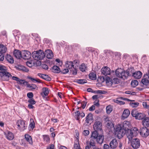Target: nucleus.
Listing matches in <instances>:
<instances>
[{"instance_id": "f257e3e1", "label": "nucleus", "mask_w": 149, "mask_h": 149, "mask_svg": "<svg viewBox=\"0 0 149 149\" xmlns=\"http://www.w3.org/2000/svg\"><path fill=\"white\" fill-rule=\"evenodd\" d=\"M114 132L117 135L118 137L120 139L122 138L126 133L123 128L120 124H118L114 127Z\"/></svg>"}, {"instance_id": "f03ea898", "label": "nucleus", "mask_w": 149, "mask_h": 149, "mask_svg": "<svg viewBox=\"0 0 149 149\" xmlns=\"http://www.w3.org/2000/svg\"><path fill=\"white\" fill-rule=\"evenodd\" d=\"M139 133L138 129L136 127L132 128L126 133V135L129 140L131 141L133 137L136 136Z\"/></svg>"}, {"instance_id": "7ed1b4c3", "label": "nucleus", "mask_w": 149, "mask_h": 149, "mask_svg": "<svg viewBox=\"0 0 149 149\" xmlns=\"http://www.w3.org/2000/svg\"><path fill=\"white\" fill-rule=\"evenodd\" d=\"M32 57L35 60H42L45 57L44 52L41 50L38 51H34L32 53Z\"/></svg>"}, {"instance_id": "20e7f679", "label": "nucleus", "mask_w": 149, "mask_h": 149, "mask_svg": "<svg viewBox=\"0 0 149 149\" xmlns=\"http://www.w3.org/2000/svg\"><path fill=\"white\" fill-rule=\"evenodd\" d=\"M12 75L7 70L5 72H2L0 73V79L3 81H8L11 78Z\"/></svg>"}, {"instance_id": "39448f33", "label": "nucleus", "mask_w": 149, "mask_h": 149, "mask_svg": "<svg viewBox=\"0 0 149 149\" xmlns=\"http://www.w3.org/2000/svg\"><path fill=\"white\" fill-rule=\"evenodd\" d=\"M132 116L135 117L136 119L142 120L145 117L144 114L141 113H139L136 110H133L131 112Z\"/></svg>"}, {"instance_id": "423d86ee", "label": "nucleus", "mask_w": 149, "mask_h": 149, "mask_svg": "<svg viewBox=\"0 0 149 149\" xmlns=\"http://www.w3.org/2000/svg\"><path fill=\"white\" fill-rule=\"evenodd\" d=\"M17 125L18 126L17 128L21 131H23L26 129L27 125L25 123V121L21 120H17Z\"/></svg>"}, {"instance_id": "0eeeda50", "label": "nucleus", "mask_w": 149, "mask_h": 149, "mask_svg": "<svg viewBox=\"0 0 149 149\" xmlns=\"http://www.w3.org/2000/svg\"><path fill=\"white\" fill-rule=\"evenodd\" d=\"M131 145L133 149H136L138 148L140 146L139 140L137 138L134 139L131 141ZM130 149V148L129 149ZM130 149H132L130 148Z\"/></svg>"}, {"instance_id": "6e6552de", "label": "nucleus", "mask_w": 149, "mask_h": 149, "mask_svg": "<svg viewBox=\"0 0 149 149\" xmlns=\"http://www.w3.org/2000/svg\"><path fill=\"white\" fill-rule=\"evenodd\" d=\"M22 58L25 60L29 59L31 57V53L27 50H22Z\"/></svg>"}, {"instance_id": "1a4fd4ad", "label": "nucleus", "mask_w": 149, "mask_h": 149, "mask_svg": "<svg viewBox=\"0 0 149 149\" xmlns=\"http://www.w3.org/2000/svg\"><path fill=\"white\" fill-rule=\"evenodd\" d=\"M140 133L142 136L146 137L149 135V130L146 127H142L141 129Z\"/></svg>"}, {"instance_id": "9d476101", "label": "nucleus", "mask_w": 149, "mask_h": 149, "mask_svg": "<svg viewBox=\"0 0 149 149\" xmlns=\"http://www.w3.org/2000/svg\"><path fill=\"white\" fill-rule=\"evenodd\" d=\"M7 50L6 47L3 45H0V61H3L4 59L3 53H5Z\"/></svg>"}, {"instance_id": "9b49d317", "label": "nucleus", "mask_w": 149, "mask_h": 149, "mask_svg": "<svg viewBox=\"0 0 149 149\" xmlns=\"http://www.w3.org/2000/svg\"><path fill=\"white\" fill-rule=\"evenodd\" d=\"M121 125L124 130L125 131L126 133H127L131 127L130 123L128 121H125L123 123V124Z\"/></svg>"}, {"instance_id": "f8f14e48", "label": "nucleus", "mask_w": 149, "mask_h": 149, "mask_svg": "<svg viewBox=\"0 0 149 149\" xmlns=\"http://www.w3.org/2000/svg\"><path fill=\"white\" fill-rule=\"evenodd\" d=\"M111 71L110 69L107 66H105L101 69L102 73L105 76L110 74Z\"/></svg>"}, {"instance_id": "ddd939ff", "label": "nucleus", "mask_w": 149, "mask_h": 149, "mask_svg": "<svg viewBox=\"0 0 149 149\" xmlns=\"http://www.w3.org/2000/svg\"><path fill=\"white\" fill-rule=\"evenodd\" d=\"M102 124L99 121H96L93 125V128L95 130H100L101 129Z\"/></svg>"}, {"instance_id": "4468645a", "label": "nucleus", "mask_w": 149, "mask_h": 149, "mask_svg": "<svg viewBox=\"0 0 149 149\" xmlns=\"http://www.w3.org/2000/svg\"><path fill=\"white\" fill-rule=\"evenodd\" d=\"M44 54L45 56H46L48 59L52 58L54 56L52 51L50 49L46 50Z\"/></svg>"}, {"instance_id": "2eb2a0df", "label": "nucleus", "mask_w": 149, "mask_h": 149, "mask_svg": "<svg viewBox=\"0 0 149 149\" xmlns=\"http://www.w3.org/2000/svg\"><path fill=\"white\" fill-rule=\"evenodd\" d=\"M118 142L116 139H113L110 143V146L111 148H116L118 146Z\"/></svg>"}, {"instance_id": "dca6fc26", "label": "nucleus", "mask_w": 149, "mask_h": 149, "mask_svg": "<svg viewBox=\"0 0 149 149\" xmlns=\"http://www.w3.org/2000/svg\"><path fill=\"white\" fill-rule=\"evenodd\" d=\"M5 134L7 139L9 140H12L14 138V135L11 132L7 131L4 133Z\"/></svg>"}, {"instance_id": "f3484780", "label": "nucleus", "mask_w": 149, "mask_h": 149, "mask_svg": "<svg viewBox=\"0 0 149 149\" xmlns=\"http://www.w3.org/2000/svg\"><path fill=\"white\" fill-rule=\"evenodd\" d=\"M22 51L21 52L20 51L15 49L13 52V55L14 56L17 58L19 59L22 58Z\"/></svg>"}, {"instance_id": "a211bd4d", "label": "nucleus", "mask_w": 149, "mask_h": 149, "mask_svg": "<svg viewBox=\"0 0 149 149\" xmlns=\"http://www.w3.org/2000/svg\"><path fill=\"white\" fill-rule=\"evenodd\" d=\"M93 115L92 114L90 113L86 117L85 121L88 124L90 123L91 124V123L93 122Z\"/></svg>"}, {"instance_id": "6ab92c4d", "label": "nucleus", "mask_w": 149, "mask_h": 149, "mask_svg": "<svg viewBox=\"0 0 149 149\" xmlns=\"http://www.w3.org/2000/svg\"><path fill=\"white\" fill-rule=\"evenodd\" d=\"M65 67L69 69L70 71L72 70L71 69L73 68L74 66L73 62L71 61H67L65 62Z\"/></svg>"}, {"instance_id": "aec40b11", "label": "nucleus", "mask_w": 149, "mask_h": 149, "mask_svg": "<svg viewBox=\"0 0 149 149\" xmlns=\"http://www.w3.org/2000/svg\"><path fill=\"white\" fill-rule=\"evenodd\" d=\"M130 112L128 109H125L123 111L122 115V118L123 119H125L127 118L129 115Z\"/></svg>"}, {"instance_id": "412c9836", "label": "nucleus", "mask_w": 149, "mask_h": 149, "mask_svg": "<svg viewBox=\"0 0 149 149\" xmlns=\"http://www.w3.org/2000/svg\"><path fill=\"white\" fill-rule=\"evenodd\" d=\"M123 71V70L121 68H118L115 71V74L118 77L120 78L121 77L122 72Z\"/></svg>"}, {"instance_id": "4be33fe9", "label": "nucleus", "mask_w": 149, "mask_h": 149, "mask_svg": "<svg viewBox=\"0 0 149 149\" xmlns=\"http://www.w3.org/2000/svg\"><path fill=\"white\" fill-rule=\"evenodd\" d=\"M142 75V73L141 72L138 71L134 72L133 74V76L136 79H139L140 78Z\"/></svg>"}, {"instance_id": "5701e85b", "label": "nucleus", "mask_w": 149, "mask_h": 149, "mask_svg": "<svg viewBox=\"0 0 149 149\" xmlns=\"http://www.w3.org/2000/svg\"><path fill=\"white\" fill-rule=\"evenodd\" d=\"M104 139V136L100 135L95 139H96V140L98 143L101 144L103 142Z\"/></svg>"}, {"instance_id": "b1692460", "label": "nucleus", "mask_w": 149, "mask_h": 149, "mask_svg": "<svg viewBox=\"0 0 149 149\" xmlns=\"http://www.w3.org/2000/svg\"><path fill=\"white\" fill-rule=\"evenodd\" d=\"M127 72L128 76H133V74L134 73V70L133 68H131L128 69L126 70Z\"/></svg>"}, {"instance_id": "393cba45", "label": "nucleus", "mask_w": 149, "mask_h": 149, "mask_svg": "<svg viewBox=\"0 0 149 149\" xmlns=\"http://www.w3.org/2000/svg\"><path fill=\"white\" fill-rule=\"evenodd\" d=\"M25 138L26 141L30 144H33L32 138L31 136L28 134H26L25 135Z\"/></svg>"}, {"instance_id": "a878e982", "label": "nucleus", "mask_w": 149, "mask_h": 149, "mask_svg": "<svg viewBox=\"0 0 149 149\" xmlns=\"http://www.w3.org/2000/svg\"><path fill=\"white\" fill-rule=\"evenodd\" d=\"M43 93H41V95L43 97H44L45 96L48 95L49 93V90L48 88H44L42 89Z\"/></svg>"}, {"instance_id": "bb28decb", "label": "nucleus", "mask_w": 149, "mask_h": 149, "mask_svg": "<svg viewBox=\"0 0 149 149\" xmlns=\"http://www.w3.org/2000/svg\"><path fill=\"white\" fill-rule=\"evenodd\" d=\"M26 86L31 90H33L38 88L37 86L34 84H29L28 83Z\"/></svg>"}, {"instance_id": "cd10ccee", "label": "nucleus", "mask_w": 149, "mask_h": 149, "mask_svg": "<svg viewBox=\"0 0 149 149\" xmlns=\"http://www.w3.org/2000/svg\"><path fill=\"white\" fill-rule=\"evenodd\" d=\"M143 125L147 127H149V118L145 117L142 121Z\"/></svg>"}, {"instance_id": "c85d7f7f", "label": "nucleus", "mask_w": 149, "mask_h": 149, "mask_svg": "<svg viewBox=\"0 0 149 149\" xmlns=\"http://www.w3.org/2000/svg\"><path fill=\"white\" fill-rule=\"evenodd\" d=\"M6 58L9 63H14L13 59L10 55L7 54L6 56Z\"/></svg>"}, {"instance_id": "c756f323", "label": "nucleus", "mask_w": 149, "mask_h": 149, "mask_svg": "<svg viewBox=\"0 0 149 149\" xmlns=\"http://www.w3.org/2000/svg\"><path fill=\"white\" fill-rule=\"evenodd\" d=\"M52 72L54 73H58L60 72V69L57 66L54 65L52 68Z\"/></svg>"}, {"instance_id": "7c9ffc66", "label": "nucleus", "mask_w": 149, "mask_h": 149, "mask_svg": "<svg viewBox=\"0 0 149 149\" xmlns=\"http://www.w3.org/2000/svg\"><path fill=\"white\" fill-rule=\"evenodd\" d=\"M98 136V132L96 130H95L92 132L91 138V139H95Z\"/></svg>"}, {"instance_id": "2f4dec72", "label": "nucleus", "mask_w": 149, "mask_h": 149, "mask_svg": "<svg viewBox=\"0 0 149 149\" xmlns=\"http://www.w3.org/2000/svg\"><path fill=\"white\" fill-rule=\"evenodd\" d=\"M89 77L90 79L93 80H95L96 79V75L94 72H92L89 74Z\"/></svg>"}, {"instance_id": "473e14b6", "label": "nucleus", "mask_w": 149, "mask_h": 149, "mask_svg": "<svg viewBox=\"0 0 149 149\" xmlns=\"http://www.w3.org/2000/svg\"><path fill=\"white\" fill-rule=\"evenodd\" d=\"M121 77H120V78L125 79H126L128 77V74L127 72V71L123 70V72H122Z\"/></svg>"}, {"instance_id": "72a5a7b5", "label": "nucleus", "mask_w": 149, "mask_h": 149, "mask_svg": "<svg viewBox=\"0 0 149 149\" xmlns=\"http://www.w3.org/2000/svg\"><path fill=\"white\" fill-rule=\"evenodd\" d=\"M105 123L107 126H111L112 125V123L111 121L110 120L109 118H105Z\"/></svg>"}, {"instance_id": "f704fd0d", "label": "nucleus", "mask_w": 149, "mask_h": 149, "mask_svg": "<svg viewBox=\"0 0 149 149\" xmlns=\"http://www.w3.org/2000/svg\"><path fill=\"white\" fill-rule=\"evenodd\" d=\"M17 83L18 84L23 85L24 86L27 85L28 82L24 80L21 79H19Z\"/></svg>"}, {"instance_id": "c9c22d12", "label": "nucleus", "mask_w": 149, "mask_h": 149, "mask_svg": "<svg viewBox=\"0 0 149 149\" xmlns=\"http://www.w3.org/2000/svg\"><path fill=\"white\" fill-rule=\"evenodd\" d=\"M107 113L108 114H109L113 110L112 107L109 105L106 108Z\"/></svg>"}, {"instance_id": "e433bc0d", "label": "nucleus", "mask_w": 149, "mask_h": 149, "mask_svg": "<svg viewBox=\"0 0 149 149\" xmlns=\"http://www.w3.org/2000/svg\"><path fill=\"white\" fill-rule=\"evenodd\" d=\"M141 82L143 85H148L149 84V80H148L146 79L143 78V77L141 80Z\"/></svg>"}, {"instance_id": "4c0bfd02", "label": "nucleus", "mask_w": 149, "mask_h": 149, "mask_svg": "<svg viewBox=\"0 0 149 149\" xmlns=\"http://www.w3.org/2000/svg\"><path fill=\"white\" fill-rule=\"evenodd\" d=\"M80 70L82 72L85 71L86 67L84 63H82L79 67Z\"/></svg>"}, {"instance_id": "58836bf2", "label": "nucleus", "mask_w": 149, "mask_h": 149, "mask_svg": "<svg viewBox=\"0 0 149 149\" xmlns=\"http://www.w3.org/2000/svg\"><path fill=\"white\" fill-rule=\"evenodd\" d=\"M7 70V68L6 67L0 65V73H1L2 72H5Z\"/></svg>"}, {"instance_id": "ea45409f", "label": "nucleus", "mask_w": 149, "mask_h": 149, "mask_svg": "<svg viewBox=\"0 0 149 149\" xmlns=\"http://www.w3.org/2000/svg\"><path fill=\"white\" fill-rule=\"evenodd\" d=\"M80 112L78 111H77L75 113V118L77 120H79V116H80Z\"/></svg>"}, {"instance_id": "a19ab883", "label": "nucleus", "mask_w": 149, "mask_h": 149, "mask_svg": "<svg viewBox=\"0 0 149 149\" xmlns=\"http://www.w3.org/2000/svg\"><path fill=\"white\" fill-rule=\"evenodd\" d=\"M138 84V82L137 80H134L132 81L131 82V85L132 87H134Z\"/></svg>"}, {"instance_id": "79ce46f5", "label": "nucleus", "mask_w": 149, "mask_h": 149, "mask_svg": "<svg viewBox=\"0 0 149 149\" xmlns=\"http://www.w3.org/2000/svg\"><path fill=\"white\" fill-rule=\"evenodd\" d=\"M112 80L109 77H108L106 79V83L107 84H109V85H112Z\"/></svg>"}, {"instance_id": "37998d69", "label": "nucleus", "mask_w": 149, "mask_h": 149, "mask_svg": "<svg viewBox=\"0 0 149 149\" xmlns=\"http://www.w3.org/2000/svg\"><path fill=\"white\" fill-rule=\"evenodd\" d=\"M139 103L137 102H131L130 103V105L133 107H136L139 105Z\"/></svg>"}, {"instance_id": "c03bdc74", "label": "nucleus", "mask_w": 149, "mask_h": 149, "mask_svg": "<svg viewBox=\"0 0 149 149\" xmlns=\"http://www.w3.org/2000/svg\"><path fill=\"white\" fill-rule=\"evenodd\" d=\"M29 79H31L32 81L34 82H37L38 83H41V81L40 80L37 79H34L31 77H29Z\"/></svg>"}, {"instance_id": "a18cd8bd", "label": "nucleus", "mask_w": 149, "mask_h": 149, "mask_svg": "<svg viewBox=\"0 0 149 149\" xmlns=\"http://www.w3.org/2000/svg\"><path fill=\"white\" fill-rule=\"evenodd\" d=\"M77 82L79 84H84L86 83L87 81L86 79H78V80H77Z\"/></svg>"}, {"instance_id": "49530a36", "label": "nucleus", "mask_w": 149, "mask_h": 149, "mask_svg": "<svg viewBox=\"0 0 149 149\" xmlns=\"http://www.w3.org/2000/svg\"><path fill=\"white\" fill-rule=\"evenodd\" d=\"M89 144L91 146H92L93 147L95 146V141L93 140V139L91 138Z\"/></svg>"}, {"instance_id": "de8ad7c7", "label": "nucleus", "mask_w": 149, "mask_h": 149, "mask_svg": "<svg viewBox=\"0 0 149 149\" xmlns=\"http://www.w3.org/2000/svg\"><path fill=\"white\" fill-rule=\"evenodd\" d=\"M43 79L48 81H50L51 80V78L49 77L48 75L45 74L44 76H43Z\"/></svg>"}, {"instance_id": "09e8293b", "label": "nucleus", "mask_w": 149, "mask_h": 149, "mask_svg": "<svg viewBox=\"0 0 149 149\" xmlns=\"http://www.w3.org/2000/svg\"><path fill=\"white\" fill-rule=\"evenodd\" d=\"M43 137L44 141L47 142H48L49 141L50 139L49 136L47 135H43Z\"/></svg>"}, {"instance_id": "8fccbe9b", "label": "nucleus", "mask_w": 149, "mask_h": 149, "mask_svg": "<svg viewBox=\"0 0 149 149\" xmlns=\"http://www.w3.org/2000/svg\"><path fill=\"white\" fill-rule=\"evenodd\" d=\"M143 107L146 109H149V104H148L146 102H144L143 103Z\"/></svg>"}, {"instance_id": "3c124183", "label": "nucleus", "mask_w": 149, "mask_h": 149, "mask_svg": "<svg viewBox=\"0 0 149 149\" xmlns=\"http://www.w3.org/2000/svg\"><path fill=\"white\" fill-rule=\"evenodd\" d=\"M32 120V122H31L29 125V127H30L31 129L32 130H33L35 127V123L33 120Z\"/></svg>"}, {"instance_id": "603ef678", "label": "nucleus", "mask_w": 149, "mask_h": 149, "mask_svg": "<svg viewBox=\"0 0 149 149\" xmlns=\"http://www.w3.org/2000/svg\"><path fill=\"white\" fill-rule=\"evenodd\" d=\"M28 102L31 104H34L36 103V101L32 98L29 100L28 101Z\"/></svg>"}, {"instance_id": "864d4df0", "label": "nucleus", "mask_w": 149, "mask_h": 149, "mask_svg": "<svg viewBox=\"0 0 149 149\" xmlns=\"http://www.w3.org/2000/svg\"><path fill=\"white\" fill-rule=\"evenodd\" d=\"M112 84L113 83L118 84L119 82L118 79L117 78H114L112 81Z\"/></svg>"}, {"instance_id": "5fc2aeb1", "label": "nucleus", "mask_w": 149, "mask_h": 149, "mask_svg": "<svg viewBox=\"0 0 149 149\" xmlns=\"http://www.w3.org/2000/svg\"><path fill=\"white\" fill-rule=\"evenodd\" d=\"M72 70L70 71L72 73V74L73 75H76L77 74V70L76 69L74 68V67L71 69Z\"/></svg>"}, {"instance_id": "6e6d98bb", "label": "nucleus", "mask_w": 149, "mask_h": 149, "mask_svg": "<svg viewBox=\"0 0 149 149\" xmlns=\"http://www.w3.org/2000/svg\"><path fill=\"white\" fill-rule=\"evenodd\" d=\"M69 72V69L67 68L64 69L61 71V72L63 74H65L68 73Z\"/></svg>"}, {"instance_id": "4d7b16f0", "label": "nucleus", "mask_w": 149, "mask_h": 149, "mask_svg": "<svg viewBox=\"0 0 149 149\" xmlns=\"http://www.w3.org/2000/svg\"><path fill=\"white\" fill-rule=\"evenodd\" d=\"M33 94L32 93L29 92L27 93V96L29 98H31L33 97Z\"/></svg>"}, {"instance_id": "13d9d810", "label": "nucleus", "mask_w": 149, "mask_h": 149, "mask_svg": "<svg viewBox=\"0 0 149 149\" xmlns=\"http://www.w3.org/2000/svg\"><path fill=\"white\" fill-rule=\"evenodd\" d=\"M143 78L146 79L147 80L149 81V73H146V74H145L143 76Z\"/></svg>"}, {"instance_id": "bf43d9fd", "label": "nucleus", "mask_w": 149, "mask_h": 149, "mask_svg": "<svg viewBox=\"0 0 149 149\" xmlns=\"http://www.w3.org/2000/svg\"><path fill=\"white\" fill-rule=\"evenodd\" d=\"M89 133V132L88 130H84L83 132V134L84 135L86 136H87Z\"/></svg>"}, {"instance_id": "052dcab7", "label": "nucleus", "mask_w": 149, "mask_h": 149, "mask_svg": "<svg viewBox=\"0 0 149 149\" xmlns=\"http://www.w3.org/2000/svg\"><path fill=\"white\" fill-rule=\"evenodd\" d=\"M42 68L45 70H47L48 69V66L45 64H42L41 65Z\"/></svg>"}, {"instance_id": "680f3d73", "label": "nucleus", "mask_w": 149, "mask_h": 149, "mask_svg": "<svg viewBox=\"0 0 149 149\" xmlns=\"http://www.w3.org/2000/svg\"><path fill=\"white\" fill-rule=\"evenodd\" d=\"M97 93L99 94H103L106 93V91H104L98 90L97 91Z\"/></svg>"}, {"instance_id": "e2e57ef3", "label": "nucleus", "mask_w": 149, "mask_h": 149, "mask_svg": "<svg viewBox=\"0 0 149 149\" xmlns=\"http://www.w3.org/2000/svg\"><path fill=\"white\" fill-rule=\"evenodd\" d=\"M87 104V102L84 101L81 103V107L83 109H84L86 106V105Z\"/></svg>"}, {"instance_id": "0e129e2a", "label": "nucleus", "mask_w": 149, "mask_h": 149, "mask_svg": "<svg viewBox=\"0 0 149 149\" xmlns=\"http://www.w3.org/2000/svg\"><path fill=\"white\" fill-rule=\"evenodd\" d=\"M125 93L126 94H132V95H134L135 93L134 92H132L130 91H126L125 92Z\"/></svg>"}, {"instance_id": "69168bd1", "label": "nucleus", "mask_w": 149, "mask_h": 149, "mask_svg": "<svg viewBox=\"0 0 149 149\" xmlns=\"http://www.w3.org/2000/svg\"><path fill=\"white\" fill-rule=\"evenodd\" d=\"M94 104L97 106H98L99 105V100H96L94 102Z\"/></svg>"}, {"instance_id": "338daca9", "label": "nucleus", "mask_w": 149, "mask_h": 149, "mask_svg": "<svg viewBox=\"0 0 149 149\" xmlns=\"http://www.w3.org/2000/svg\"><path fill=\"white\" fill-rule=\"evenodd\" d=\"M26 64L29 67H31L33 65L32 63L29 61H27L26 62Z\"/></svg>"}, {"instance_id": "774afa93", "label": "nucleus", "mask_w": 149, "mask_h": 149, "mask_svg": "<svg viewBox=\"0 0 149 149\" xmlns=\"http://www.w3.org/2000/svg\"><path fill=\"white\" fill-rule=\"evenodd\" d=\"M104 149H110L109 145L107 144H104Z\"/></svg>"}]
</instances>
